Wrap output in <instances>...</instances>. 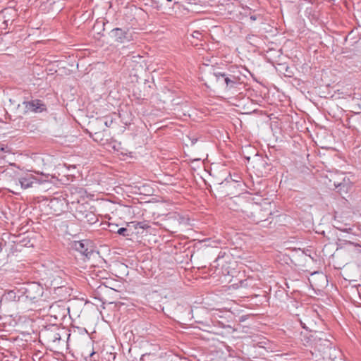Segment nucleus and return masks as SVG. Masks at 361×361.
<instances>
[{"instance_id":"9d476101","label":"nucleus","mask_w":361,"mask_h":361,"mask_svg":"<svg viewBox=\"0 0 361 361\" xmlns=\"http://www.w3.org/2000/svg\"><path fill=\"white\" fill-rule=\"evenodd\" d=\"M111 37L115 38L116 42H123L127 39V31L121 28H114L111 30Z\"/></svg>"},{"instance_id":"6e6552de","label":"nucleus","mask_w":361,"mask_h":361,"mask_svg":"<svg viewBox=\"0 0 361 361\" xmlns=\"http://www.w3.org/2000/svg\"><path fill=\"white\" fill-rule=\"evenodd\" d=\"M49 314L55 319H62L66 315V308L55 302L49 305Z\"/></svg>"},{"instance_id":"39448f33","label":"nucleus","mask_w":361,"mask_h":361,"mask_svg":"<svg viewBox=\"0 0 361 361\" xmlns=\"http://www.w3.org/2000/svg\"><path fill=\"white\" fill-rule=\"evenodd\" d=\"M332 179H329V183H327L330 188L338 189V192L340 195L348 193L350 188V183L349 179H345L342 176H332Z\"/></svg>"},{"instance_id":"ddd939ff","label":"nucleus","mask_w":361,"mask_h":361,"mask_svg":"<svg viewBox=\"0 0 361 361\" xmlns=\"http://www.w3.org/2000/svg\"><path fill=\"white\" fill-rule=\"evenodd\" d=\"M130 224H133V226L135 228H142V229H147L149 228V226L145 221H140V222L133 221Z\"/></svg>"},{"instance_id":"7ed1b4c3","label":"nucleus","mask_w":361,"mask_h":361,"mask_svg":"<svg viewBox=\"0 0 361 361\" xmlns=\"http://www.w3.org/2000/svg\"><path fill=\"white\" fill-rule=\"evenodd\" d=\"M64 328L52 324L46 326L40 332V337L51 347H56L61 341V335L66 334Z\"/></svg>"},{"instance_id":"dca6fc26","label":"nucleus","mask_w":361,"mask_h":361,"mask_svg":"<svg viewBox=\"0 0 361 361\" xmlns=\"http://www.w3.org/2000/svg\"><path fill=\"white\" fill-rule=\"evenodd\" d=\"M112 119H105V121H104V123L106 127H109L112 124Z\"/></svg>"},{"instance_id":"4468645a","label":"nucleus","mask_w":361,"mask_h":361,"mask_svg":"<svg viewBox=\"0 0 361 361\" xmlns=\"http://www.w3.org/2000/svg\"><path fill=\"white\" fill-rule=\"evenodd\" d=\"M116 233L121 235L128 237L130 236V233H128V230L126 228H120L118 229Z\"/></svg>"},{"instance_id":"20e7f679","label":"nucleus","mask_w":361,"mask_h":361,"mask_svg":"<svg viewBox=\"0 0 361 361\" xmlns=\"http://www.w3.org/2000/svg\"><path fill=\"white\" fill-rule=\"evenodd\" d=\"M44 293L43 287L38 283L32 282L26 285L24 288L25 297L32 302H37L42 300Z\"/></svg>"},{"instance_id":"f257e3e1","label":"nucleus","mask_w":361,"mask_h":361,"mask_svg":"<svg viewBox=\"0 0 361 361\" xmlns=\"http://www.w3.org/2000/svg\"><path fill=\"white\" fill-rule=\"evenodd\" d=\"M243 212L250 219V222L258 224L268 220L269 216L271 215V204L267 203L263 207L257 203L249 202L245 207Z\"/></svg>"},{"instance_id":"9b49d317","label":"nucleus","mask_w":361,"mask_h":361,"mask_svg":"<svg viewBox=\"0 0 361 361\" xmlns=\"http://www.w3.org/2000/svg\"><path fill=\"white\" fill-rule=\"evenodd\" d=\"M320 334L322 336L319 337V340L316 343V345L324 346V348H331V343L329 340H328L326 338V335L324 334H322V333Z\"/></svg>"},{"instance_id":"f3484780","label":"nucleus","mask_w":361,"mask_h":361,"mask_svg":"<svg viewBox=\"0 0 361 361\" xmlns=\"http://www.w3.org/2000/svg\"><path fill=\"white\" fill-rule=\"evenodd\" d=\"M6 147L0 142V152H6Z\"/></svg>"},{"instance_id":"6ab92c4d","label":"nucleus","mask_w":361,"mask_h":361,"mask_svg":"<svg viewBox=\"0 0 361 361\" xmlns=\"http://www.w3.org/2000/svg\"><path fill=\"white\" fill-rule=\"evenodd\" d=\"M146 356H147L146 354L142 355V357H140V361H145V357Z\"/></svg>"},{"instance_id":"f8f14e48","label":"nucleus","mask_w":361,"mask_h":361,"mask_svg":"<svg viewBox=\"0 0 361 361\" xmlns=\"http://www.w3.org/2000/svg\"><path fill=\"white\" fill-rule=\"evenodd\" d=\"M85 221L89 223L90 224H94L98 221L97 216L92 212H87L85 215Z\"/></svg>"},{"instance_id":"a211bd4d","label":"nucleus","mask_w":361,"mask_h":361,"mask_svg":"<svg viewBox=\"0 0 361 361\" xmlns=\"http://www.w3.org/2000/svg\"><path fill=\"white\" fill-rule=\"evenodd\" d=\"M201 35V34H200V32H198V31H195V32H193V34H192V36H193L194 37L198 38V37H199V35Z\"/></svg>"},{"instance_id":"412c9836","label":"nucleus","mask_w":361,"mask_h":361,"mask_svg":"<svg viewBox=\"0 0 361 361\" xmlns=\"http://www.w3.org/2000/svg\"><path fill=\"white\" fill-rule=\"evenodd\" d=\"M250 19H251L252 20H255L257 19V18H256V16H250Z\"/></svg>"},{"instance_id":"f03ea898","label":"nucleus","mask_w":361,"mask_h":361,"mask_svg":"<svg viewBox=\"0 0 361 361\" xmlns=\"http://www.w3.org/2000/svg\"><path fill=\"white\" fill-rule=\"evenodd\" d=\"M214 75L217 82L226 85L227 90L235 88L237 85L242 84L243 78L245 77L240 73L238 67L231 68L228 73L214 72Z\"/></svg>"},{"instance_id":"1a4fd4ad","label":"nucleus","mask_w":361,"mask_h":361,"mask_svg":"<svg viewBox=\"0 0 361 361\" xmlns=\"http://www.w3.org/2000/svg\"><path fill=\"white\" fill-rule=\"evenodd\" d=\"M18 182L23 189H27L32 187L34 183H38V179L32 174H26L25 176L20 177Z\"/></svg>"},{"instance_id":"2eb2a0df","label":"nucleus","mask_w":361,"mask_h":361,"mask_svg":"<svg viewBox=\"0 0 361 361\" xmlns=\"http://www.w3.org/2000/svg\"><path fill=\"white\" fill-rule=\"evenodd\" d=\"M233 180H225L222 183H221L219 184V188H225V187H228L230 186L231 185L233 184Z\"/></svg>"},{"instance_id":"423d86ee","label":"nucleus","mask_w":361,"mask_h":361,"mask_svg":"<svg viewBox=\"0 0 361 361\" xmlns=\"http://www.w3.org/2000/svg\"><path fill=\"white\" fill-rule=\"evenodd\" d=\"M71 248L86 257H89L93 251L92 243L88 240L73 241L71 243Z\"/></svg>"},{"instance_id":"0eeeda50","label":"nucleus","mask_w":361,"mask_h":361,"mask_svg":"<svg viewBox=\"0 0 361 361\" xmlns=\"http://www.w3.org/2000/svg\"><path fill=\"white\" fill-rule=\"evenodd\" d=\"M23 104L25 106V111H32L35 113H40L46 111V105L39 99H35L30 102H23Z\"/></svg>"},{"instance_id":"aec40b11","label":"nucleus","mask_w":361,"mask_h":361,"mask_svg":"<svg viewBox=\"0 0 361 361\" xmlns=\"http://www.w3.org/2000/svg\"><path fill=\"white\" fill-rule=\"evenodd\" d=\"M197 141V138H192V139H191V143H192V145L195 144Z\"/></svg>"}]
</instances>
